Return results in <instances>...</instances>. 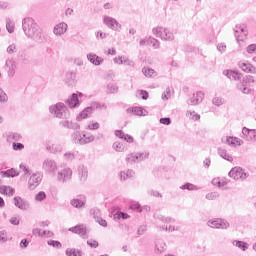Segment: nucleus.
Segmentation results:
<instances>
[{"label":"nucleus","instance_id":"obj_1","mask_svg":"<svg viewBox=\"0 0 256 256\" xmlns=\"http://www.w3.org/2000/svg\"><path fill=\"white\" fill-rule=\"evenodd\" d=\"M22 29L25 36L35 43H43L45 41V35L43 29L36 23L35 19L26 17L22 20Z\"/></svg>","mask_w":256,"mask_h":256},{"label":"nucleus","instance_id":"obj_2","mask_svg":"<svg viewBox=\"0 0 256 256\" xmlns=\"http://www.w3.org/2000/svg\"><path fill=\"white\" fill-rule=\"evenodd\" d=\"M71 139L75 145H89L95 141V136L85 131H75L71 134Z\"/></svg>","mask_w":256,"mask_h":256},{"label":"nucleus","instance_id":"obj_3","mask_svg":"<svg viewBox=\"0 0 256 256\" xmlns=\"http://www.w3.org/2000/svg\"><path fill=\"white\" fill-rule=\"evenodd\" d=\"M49 112L57 117V119H69L71 117V113L69 109L63 102H58L55 105L49 107Z\"/></svg>","mask_w":256,"mask_h":256},{"label":"nucleus","instance_id":"obj_4","mask_svg":"<svg viewBox=\"0 0 256 256\" xmlns=\"http://www.w3.org/2000/svg\"><path fill=\"white\" fill-rule=\"evenodd\" d=\"M71 179H73V170L69 166H64L57 172L58 183H69Z\"/></svg>","mask_w":256,"mask_h":256},{"label":"nucleus","instance_id":"obj_5","mask_svg":"<svg viewBox=\"0 0 256 256\" xmlns=\"http://www.w3.org/2000/svg\"><path fill=\"white\" fill-rule=\"evenodd\" d=\"M42 169L48 175H57V171L59 169V166L57 165V161H55V160H53L51 158H46L42 162Z\"/></svg>","mask_w":256,"mask_h":256},{"label":"nucleus","instance_id":"obj_6","mask_svg":"<svg viewBox=\"0 0 256 256\" xmlns=\"http://www.w3.org/2000/svg\"><path fill=\"white\" fill-rule=\"evenodd\" d=\"M152 33L153 35H156V37H160V39L164 41H173V39H175V36L167 28H163V27L153 28Z\"/></svg>","mask_w":256,"mask_h":256},{"label":"nucleus","instance_id":"obj_7","mask_svg":"<svg viewBox=\"0 0 256 256\" xmlns=\"http://www.w3.org/2000/svg\"><path fill=\"white\" fill-rule=\"evenodd\" d=\"M17 65V61H15L13 58L5 61L4 69L9 79H13V77H15V73H17Z\"/></svg>","mask_w":256,"mask_h":256},{"label":"nucleus","instance_id":"obj_8","mask_svg":"<svg viewBox=\"0 0 256 256\" xmlns=\"http://www.w3.org/2000/svg\"><path fill=\"white\" fill-rule=\"evenodd\" d=\"M229 177L234 179L235 181H239V179L245 180L249 177V173L245 172L241 167H234L228 173Z\"/></svg>","mask_w":256,"mask_h":256},{"label":"nucleus","instance_id":"obj_9","mask_svg":"<svg viewBox=\"0 0 256 256\" xmlns=\"http://www.w3.org/2000/svg\"><path fill=\"white\" fill-rule=\"evenodd\" d=\"M41 181H43V175L39 172L32 174L28 180V189L33 191L37 189L39 185H41Z\"/></svg>","mask_w":256,"mask_h":256},{"label":"nucleus","instance_id":"obj_10","mask_svg":"<svg viewBox=\"0 0 256 256\" xmlns=\"http://www.w3.org/2000/svg\"><path fill=\"white\" fill-rule=\"evenodd\" d=\"M103 23L112 31H121V23L111 16H104Z\"/></svg>","mask_w":256,"mask_h":256},{"label":"nucleus","instance_id":"obj_11","mask_svg":"<svg viewBox=\"0 0 256 256\" xmlns=\"http://www.w3.org/2000/svg\"><path fill=\"white\" fill-rule=\"evenodd\" d=\"M207 226L212 229H229V222L221 218L211 219L207 221Z\"/></svg>","mask_w":256,"mask_h":256},{"label":"nucleus","instance_id":"obj_12","mask_svg":"<svg viewBox=\"0 0 256 256\" xmlns=\"http://www.w3.org/2000/svg\"><path fill=\"white\" fill-rule=\"evenodd\" d=\"M81 97H83V93H81V92L73 93L66 100V105H68V107L70 109H77V107H79V105H81V100H79V98L81 99Z\"/></svg>","mask_w":256,"mask_h":256},{"label":"nucleus","instance_id":"obj_13","mask_svg":"<svg viewBox=\"0 0 256 256\" xmlns=\"http://www.w3.org/2000/svg\"><path fill=\"white\" fill-rule=\"evenodd\" d=\"M13 204L15 205V207H17L21 211H27L31 207V204H29V201L24 200L23 198H21V196L14 197Z\"/></svg>","mask_w":256,"mask_h":256},{"label":"nucleus","instance_id":"obj_14","mask_svg":"<svg viewBox=\"0 0 256 256\" xmlns=\"http://www.w3.org/2000/svg\"><path fill=\"white\" fill-rule=\"evenodd\" d=\"M203 99H205V93L198 91L193 96L187 100V105H199V103L203 102Z\"/></svg>","mask_w":256,"mask_h":256},{"label":"nucleus","instance_id":"obj_15","mask_svg":"<svg viewBox=\"0 0 256 256\" xmlns=\"http://www.w3.org/2000/svg\"><path fill=\"white\" fill-rule=\"evenodd\" d=\"M78 175H79V181L82 185L87 182V177H89V170L87 169V166L80 165L78 166Z\"/></svg>","mask_w":256,"mask_h":256},{"label":"nucleus","instance_id":"obj_16","mask_svg":"<svg viewBox=\"0 0 256 256\" xmlns=\"http://www.w3.org/2000/svg\"><path fill=\"white\" fill-rule=\"evenodd\" d=\"M242 137L246 141H256V130L255 129L251 130L247 127H243Z\"/></svg>","mask_w":256,"mask_h":256},{"label":"nucleus","instance_id":"obj_17","mask_svg":"<svg viewBox=\"0 0 256 256\" xmlns=\"http://www.w3.org/2000/svg\"><path fill=\"white\" fill-rule=\"evenodd\" d=\"M234 35L237 41H243V39L247 37V30L245 28V25H237L236 29L234 30Z\"/></svg>","mask_w":256,"mask_h":256},{"label":"nucleus","instance_id":"obj_18","mask_svg":"<svg viewBox=\"0 0 256 256\" xmlns=\"http://www.w3.org/2000/svg\"><path fill=\"white\" fill-rule=\"evenodd\" d=\"M60 126L64 127V129H72L73 131H79V129H81V125H79V123L69 121L67 119L60 121Z\"/></svg>","mask_w":256,"mask_h":256},{"label":"nucleus","instance_id":"obj_19","mask_svg":"<svg viewBox=\"0 0 256 256\" xmlns=\"http://www.w3.org/2000/svg\"><path fill=\"white\" fill-rule=\"evenodd\" d=\"M68 231H70L71 233H75L76 235H79L83 238H85V235H87V227H85L83 224L71 227L68 229Z\"/></svg>","mask_w":256,"mask_h":256},{"label":"nucleus","instance_id":"obj_20","mask_svg":"<svg viewBox=\"0 0 256 256\" xmlns=\"http://www.w3.org/2000/svg\"><path fill=\"white\" fill-rule=\"evenodd\" d=\"M64 83L68 87H74L75 83H77L75 72H71V71L66 72Z\"/></svg>","mask_w":256,"mask_h":256},{"label":"nucleus","instance_id":"obj_21","mask_svg":"<svg viewBox=\"0 0 256 256\" xmlns=\"http://www.w3.org/2000/svg\"><path fill=\"white\" fill-rule=\"evenodd\" d=\"M167 250V244L165 243V240L163 239H156L155 240V253L157 255H161V253H164V251Z\"/></svg>","mask_w":256,"mask_h":256},{"label":"nucleus","instance_id":"obj_22","mask_svg":"<svg viewBox=\"0 0 256 256\" xmlns=\"http://www.w3.org/2000/svg\"><path fill=\"white\" fill-rule=\"evenodd\" d=\"M67 28H68L67 23L61 22L56 26H54L53 33L54 35L61 37V35H65V33H67Z\"/></svg>","mask_w":256,"mask_h":256},{"label":"nucleus","instance_id":"obj_23","mask_svg":"<svg viewBox=\"0 0 256 256\" xmlns=\"http://www.w3.org/2000/svg\"><path fill=\"white\" fill-rule=\"evenodd\" d=\"M223 75H225L228 79L234 80V81H241V73L233 70H224Z\"/></svg>","mask_w":256,"mask_h":256},{"label":"nucleus","instance_id":"obj_24","mask_svg":"<svg viewBox=\"0 0 256 256\" xmlns=\"http://www.w3.org/2000/svg\"><path fill=\"white\" fill-rule=\"evenodd\" d=\"M87 59L90 63H92V65L99 66V65H101V63H103V58H101L100 56H98L95 53L87 54Z\"/></svg>","mask_w":256,"mask_h":256},{"label":"nucleus","instance_id":"obj_25","mask_svg":"<svg viewBox=\"0 0 256 256\" xmlns=\"http://www.w3.org/2000/svg\"><path fill=\"white\" fill-rule=\"evenodd\" d=\"M239 67H240V69H242L244 71V73H253V74L256 73V68L251 63L240 62Z\"/></svg>","mask_w":256,"mask_h":256},{"label":"nucleus","instance_id":"obj_26","mask_svg":"<svg viewBox=\"0 0 256 256\" xmlns=\"http://www.w3.org/2000/svg\"><path fill=\"white\" fill-rule=\"evenodd\" d=\"M85 203H87L85 198H74L70 201V205L75 209H82V207H85Z\"/></svg>","mask_w":256,"mask_h":256},{"label":"nucleus","instance_id":"obj_27","mask_svg":"<svg viewBox=\"0 0 256 256\" xmlns=\"http://www.w3.org/2000/svg\"><path fill=\"white\" fill-rule=\"evenodd\" d=\"M154 219L157 221H161L162 223H175V218L169 217V216H164L162 214H154L153 215Z\"/></svg>","mask_w":256,"mask_h":256},{"label":"nucleus","instance_id":"obj_28","mask_svg":"<svg viewBox=\"0 0 256 256\" xmlns=\"http://www.w3.org/2000/svg\"><path fill=\"white\" fill-rule=\"evenodd\" d=\"M135 177V171L128 169L127 171L120 172L121 181H127V179H133Z\"/></svg>","mask_w":256,"mask_h":256},{"label":"nucleus","instance_id":"obj_29","mask_svg":"<svg viewBox=\"0 0 256 256\" xmlns=\"http://www.w3.org/2000/svg\"><path fill=\"white\" fill-rule=\"evenodd\" d=\"M89 115H93V111L91 110V107L88 106L86 107L78 116H77V121H83V119H87Z\"/></svg>","mask_w":256,"mask_h":256},{"label":"nucleus","instance_id":"obj_30","mask_svg":"<svg viewBox=\"0 0 256 256\" xmlns=\"http://www.w3.org/2000/svg\"><path fill=\"white\" fill-rule=\"evenodd\" d=\"M22 138L21 134L17 132H9L6 135V141H8V143H11V141H21Z\"/></svg>","mask_w":256,"mask_h":256},{"label":"nucleus","instance_id":"obj_31","mask_svg":"<svg viewBox=\"0 0 256 256\" xmlns=\"http://www.w3.org/2000/svg\"><path fill=\"white\" fill-rule=\"evenodd\" d=\"M33 235H38V237H45V235H48L49 237H53V232L42 230L41 228H35L32 230Z\"/></svg>","mask_w":256,"mask_h":256},{"label":"nucleus","instance_id":"obj_32","mask_svg":"<svg viewBox=\"0 0 256 256\" xmlns=\"http://www.w3.org/2000/svg\"><path fill=\"white\" fill-rule=\"evenodd\" d=\"M218 155L222 157V159H225V161H229L230 163H233V156L227 153V150L223 148H218Z\"/></svg>","mask_w":256,"mask_h":256},{"label":"nucleus","instance_id":"obj_33","mask_svg":"<svg viewBox=\"0 0 256 256\" xmlns=\"http://www.w3.org/2000/svg\"><path fill=\"white\" fill-rule=\"evenodd\" d=\"M66 256H83V250L77 248H67L65 251Z\"/></svg>","mask_w":256,"mask_h":256},{"label":"nucleus","instance_id":"obj_34","mask_svg":"<svg viewBox=\"0 0 256 256\" xmlns=\"http://www.w3.org/2000/svg\"><path fill=\"white\" fill-rule=\"evenodd\" d=\"M90 109L93 113V111H102V109H107V105L105 103H101V102H92L90 104Z\"/></svg>","mask_w":256,"mask_h":256},{"label":"nucleus","instance_id":"obj_35","mask_svg":"<svg viewBox=\"0 0 256 256\" xmlns=\"http://www.w3.org/2000/svg\"><path fill=\"white\" fill-rule=\"evenodd\" d=\"M180 189H182V191H199V189H201L199 186L192 184V183H185L182 186H180Z\"/></svg>","mask_w":256,"mask_h":256},{"label":"nucleus","instance_id":"obj_36","mask_svg":"<svg viewBox=\"0 0 256 256\" xmlns=\"http://www.w3.org/2000/svg\"><path fill=\"white\" fill-rule=\"evenodd\" d=\"M232 245H234V247H238V249H241L242 251H247L249 249V244L241 240H234Z\"/></svg>","mask_w":256,"mask_h":256},{"label":"nucleus","instance_id":"obj_37","mask_svg":"<svg viewBox=\"0 0 256 256\" xmlns=\"http://www.w3.org/2000/svg\"><path fill=\"white\" fill-rule=\"evenodd\" d=\"M0 175H2V177H17L19 175V172H17L15 168H11L6 171H1Z\"/></svg>","mask_w":256,"mask_h":256},{"label":"nucleus","instance_id":"obj_38","mask_svg":"<svg viewBox=\"0 0 256 256\" xmlns=\"http://www.w3.org/2000/svg\"><path fill=\"white\" fill-rule=\"evenodd\" d=\"M127 113H133L134 115H145V109L143 107H130L127 109Z\"/></svg>","mask_w":256,"mask_h":256},{"label":"nucleus","instance_id":"obj_39","mask_svg":"<svg viewBox=\"0 0 256 256\" xmlns=\"http://www.w3.org/2000/svg\"><path fill=\"white\" fill-rule=\"evenodd\" d=\"M120 65H127L128 67H135V62L133 60L125 57V56H120L119 57Z\"/></svg>","mask_w":256,"mask_h":256},{"label":"nucleus","instance_id":"obj_40","mask_svg":"<svg viewBox=\"0 0 256 256\" xmlns=\"http://www.w3.org/2000/svg\"><path fill=\"white\" fill-rule=\"evenodd\" d=\"M112 149H114V151H117V153H123V151H125V144L116 141L112 144Z\"/></svg>","mask_w":256,"mask_h":256},{"label":"nucleus","instance_id":"obj_41","mask_svg":"<svg viewBox=\"0 0 256 256\" xmlns=\"http://www.w3.org/2000/svg\"><path fill=\"white\" fill-rule=\"evenodd\" d=\"M142 73L145 75V77H157V72H155L152 68L144 67L142 69Z\"/></svg>","mask_w":256,"mask_h":256},{"label":"nucleus","instance_id":"obj_42","mask_svg":"<svg viewBox=\"0 0 256 256\" xmlns=\"http://www.w3.org/2000/svg\"><path fill=\"white\" fill-rule=\"evenodd\" d=\"M130 209L132 211H136V213H142L143 212V207H141V204H139V202L130 203Z\"/></svg>","mask_w":256,"mask_h":256},{"label":"nucleus","instance_id":"obj_43","mask_svg":"<svg viewBox=\"0 0 256 256\" xmlns=\"http://www.w3.org/2000/svg\"><path fill=\"white\" fill-rule=\"evenodd\" d=\"M131 216L125 212L118 211L113 215V219H129Z\"/></svg>","mask_w":256,"mask_h":256},{"label":"nucleus","instance_id":"obj_44","mask_svg":"<svg viewBox=\"0 0 256 256\" xmlns=\"http://www.w3.org/2000/svg\"><path fill=\"white\" fill-rule=\"evenodd\" d=\"M148 43L153 47V49H159V47L161 46V43L159 42V40L153 37L148 38Z\"/></svg>","mask_w":256,"mask_h":256},{"label":"nucleus","instance_id":"obj_45","mask_svg":"<svg viewBox=\"0 0 256 256\" xmlns=\"http://www.w3.org/2000/svg\"><path fill=\"white\" fill-rule=\"evenodd\" d=\"M127 163H139L137 153H131L126 157Z\"/></svg>","mask_w":256,"mask_h":256},{"label":"nucleus","instance_id":"obj_46","mask_svg":"<svg viewBox=\"0 0 256 256\" xmlns=\"http://www.w3.org/2000/svg\"><path fill=\"white\" fill-rule=\"evenodd\" d=\"M107 93H117L119 91V86L117 84L110 83L106 87Z\"/></svg>","mask_w":256,"mask_h":256},{"label":"nucleus","instance_id":"obj_47","mask_svg":"<svg viewBox=\"0 0 256 256\" xmlns=\"http://www.w3.org/2000/svg\"><path fill=\"white\" fill-rule=\"evenodd\" d=\"M20 62L22 65H29L31 63V60L29 59V56L25 53L20 54L19 56Z\"/></svg>","mask_w":256,"mask_h":256},{"label":"nucleus","instance_id":"obj_48","mask_svg":"<svg viewBox=\"0 0 256 256\" xmlns=\"http://www.w3.org/2000/svg\"><path fill=\"white\" fill-rule=\"evenodd\" d=\"M136 155L138 157V163L145 161V159H149V152H137Z\"/></svg>","mask_w":256,"mask_h":256},{"label":"nucleus","instance_id":"obj_49","mask_svg":"<svg viewBox=\"0 0 256 256\" xmlns=\"http://www.w3.org/2000/svg\"><path fill=\"white\" fill-rule=\"evenodd\" d=\"M47 149H50L51 153H61V151H63V147L57 144H52V146L47 147Z\"/></svg>","mask_w":256,"mask_h":256},{"label":"nucleus","instance_id":"obj_50","mask_svg":"<svg viewBox=\"0 0 256 256\" xmlns=\"http://www.w3.org/2000/svg\"><path fill=\"white\" fill-rule=\"evenodd\" d=\"M45 199H47V194L43 191H40L35 195V201L41 202L45 201Z\"/></svg>","mask_w":256,"mask_h":256},{"label":"nucleus","instance_id":"obj_51","mask_svg":"<svg viewBox=\"0 0 256 256\" xmlns=\"http://www.w3.org/2000/svg\"><path fill=\"white\" fill-rule=\"evenodd\" d=\"M12 149L13 151H23V149H25V145L20 142H14L12 144Z\"/></svg>","mask_w":256,"mask_h":256},{"label":"nucleus","instance_id":"obj_52","mask_svg":"<svg viewBox=\"0 0 256 256\" xmlns=\"http://www.w3.org/2000/svg\"><path fill=\"white\" fill-rule=\"evenodd\" d=\"M6 191L2 190V195H7L8 197H13L15 195V188L7 186Z\"/></svg>","mask_w":256,"mask_h":256},{"label":"nucleus","instance_id":"obj_53","mask_svg":"<svg viewBox=\"0 0 256 256\" xmlns=\"http://www.w3.org/2000/svg\"><path fill=\"white\" fill-rule=\"evenodd\" d=\"M90 215H92V217H94L96 221V219H99V217H101V210H99L98 208H92L90 210Z\"/></svg>","mask_w":256,"mask_h":256},{"label":"nucleus","instance_id":"obj_54","mask_svg":"<svg viewBox=\"0 0 256 256\" xmlns=\"http://www.w3.org/2000/svg\"><path fill=\"white\" fill-rule=\"evenodd\" d=\"M6 29L8 33H13L15 31V26H13L11 19H6Z\"/></svg>","mask_w":256,"mask_h":256},{"label":"nucleus","instance_id":"obj_55","mask_svg":"<svg viewBox=\"0 0 256 256\" xmlns=\"http://www.w3.org/2000/svg\"><path fill=\"white\" fill-rule=\"evenodd\" d=\"M47 243L48 245H50L51 247H54L55 249H61V247H63L61 242L57 240H49Z\"/></svg>","mask_w":256,"mask_h":256},{"label":"nucleus","instance_id":"obj_56","mask_svg":"<svg viewBox=\"0 0 256 256\" xmlns=\"http://www.w3.org/2000/svg\"><path fill=\"white\" fill-rule=\"evenodd\" d=\"M218 197H219V193L217 192H210L206 194V199L208 201H215V199H218Z\"/></svg>","mask_w":256,"mask_h":256},{"label":"nucleus","instance_id":"obj_57","mask_svg":"<svg viewBox=\"0 0 256 256\" xmlns=\"http://www.w3.org/2000/svg\"><path fill=\"white\" fill-rule=\"evenodd\" d=\"M7 101H9L7 93H5V91H3V89L0 88V103H7Z\"/></svg>","mask_w":256,"mask_h":256},{"label":"nucleus","instance_id":"obj_58","mask_svg":"<svg viewBox=\"0 0 256 256\" xmlns=\"http://www.w3.org/2000/svg\"><path fill=\"white\" fill-rule=\"evenodd\" d=\"M6 53H8V55H13V53H17V45L10 44L6 49Z\"/></svg>","mask_w":256,"mask_h":256},{"label":"nucleus","instance_id":"obj_59","mask_svg":"<svg viewBox=\"0 0 256 256\" xmlns=\"http://www.w3.org/2000/svg\"><path fill=\"white\" fill-rule=\"evenodd\" d=\"M148 195H150V197H156L158 199L163 198V195L157 190H148Z\"/></svg>","mask_w":256,"mask_h":256},{"label":"nucleus","instance_id":"obj_60","mask_svg":"<svg viewBox=\"0 0 256 256\" xmlns=\"http://www.w3.org/2000/svg\"><path fill=\"white\" fill-rule=\"evenodd\" d=\"M242 81H244V83H245L246 85H250V83H256L255 77H253V76H251V75L245 76V77L242 79Z\"/></svg>","mask_w":256,"mask_h":256},{"label":"nucleus","instance_id":"obj_61","mask_svg":"<svg viewBox=\"0 0 256 256\" xmlns=\"http://www.w3.org/2000/svg\"><path fill=\"white\" fill-rule=\"evenodd\" d=\"M171 97V88H166L164 93L162 94L163 101H167Z\"/></svg>","mask_w":256,"mask_h":256},{"label":"nucleus","instance_id":"obj_62","mask_svg":"<svg viewBox=\"0 0 256 256\" xmlns=\"http://www.w3.org/2000/svg\"><path fill=\"white\" fill-rule=\"evenodd\" d=\"M87 245H89V247L92 249H97V247H99V242H97V240L91 239L87 241Z\"/></svg>","mask_w":256,"mask_h":256},{"label":"nucleus","instance_id":"obj_63","mask_svg":"<svg viewBox=\"0 0 256 256\" xmlns=\"http://www.w3.org/2000/svg\"><path fill=\"white\" fill-rule=\"evenodd\" d=\"M64 159H66V161H73V159H75V153H73V152H66L64 154Z\"/></svg>","mask_w":256,"mask_h":256},{"label":"nucleus","instance_id":"obj_64","mask_svg":"<svg viewBox=\"0 0 256 256\" xmlns=\"http://www.w3.org/2000/svg\"><path fill=\"white\" fill-rule=\"evenodd\" d=\"M247 53H256V44H250L247 49H246Z\"/></svg>","mask_w":256,"mask_h":256}]
</instances>
